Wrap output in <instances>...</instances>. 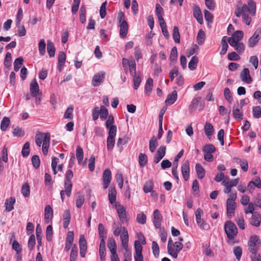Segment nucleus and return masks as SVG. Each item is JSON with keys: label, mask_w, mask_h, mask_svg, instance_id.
I'll return each instance as SVG.
<instances>
[{"label": "nucleus", "mask_w": 261, "mask_h": 261, "mask_svg": "<svg viewBox=\"0 0 261 261\" xmlns=\"http://www.w3.org/2000/svg\"><path fill=\"white\" fill-rule=\"evenodd\" d=\"M147 162V155L142 153H140L139 155V165L141 167H144Z\"/></svg>", "instance_id": "42"}, {"label": "nucleus", "mask_w": 261, "mask_h": 261, "mask_svg": "<svg viewBox=\"0 0 261 261\" xmlns=\"http://www.w3.org/2000/svg\"><path fill=\"white\" fill-rule=\"evenodd\" d=\"M152 252L155 257L157 258L159 256L160 248L158 243L155 241L152 242Z\"/></svg>", "instance_id": "49"}, {"label": "nucleus", "mask_w": 261, "mask_h": 261, "mask_svg": "<svg viewBox=\"0 0 261 261\" xmlns=\"http://www.w3.org/2000/svg\"><path fill=\"white\" fill-rule=\"evenodd\" d=\"M39 91V85L36 80H33L30 84V92L31 96L36 97Z\"/></svg>", "instance_id": "21"}, {"label": "nucleus", "mask_w": 261, "mask_h": 261, "mask_svg": "<svg viewBox=\"0 0 261 261\" xmlns=\"http://www.w3.org/2000/svg\"><path fill=\"white\" fill-rule=\"evenodd\" d=\"M32 163L35 168H38L40 164V161L39 156L37 155H33L32 158Z\"/></svg>", "instance_id": "62"}, {"label": "nucleus", "mask_w": 261, "mask_h": 261, "mask_svg": "<svg viewBox=\"0 0 261 261\" xmlns=\"http://www.w3.org/2000/svg\"><path fill=\"white\" fill-rule=\"evenodd\" d=\"M239 181V178H237L234 179L229 181L228 179L224 180L222 182V185L225 187L224 192L226 194H228L231 192V188L236 186Z\"/></svg>", "instance_id": "8"}, {"label": "nucleus", "mask_w": 261, "mask_h": 261, "mask_svg": "<svg viewBox=\"0 0 261 261\" xmlns=\"http://www.w3.org/2000/svg\"><path fill=\"white\" fill-rule=\"evenodd\" d=\"M10 120L8 117H5L1 123V129L2 131H6L9 126Z\"/></svg>", "instance_id": "38"}, {"label": "nucleus", "mask_w": 261, "mask_h": 261, "mask_svg": "<svg viewBox=\"0 0 261 261\" xmlns=\"http://www.w3.org/2000/svg\"><path fill=\"white\" fill-rule=\"evenodd\" d=\"M232 114L236 119H239L242 120L243 119L242 106L239 108V104L238 102L234 103L233 106Z\"/></svg>", "instance_id": "16"}, {"label": "nucleus", "mask_w": 261, "mask_h": 261, "mask_svg": "<svg viewBox=\"0 0 261 261\" xmlns=\"http://www.w3.org/2000/svg\"><path fill=\"white\" fill-rule=\"evenodd\" d=\"M107 246L109 249L111 254H115L116 253L117 246L115 241L114 238H110L108 240Z\"/></svg>", "instance_id": "24"}, {"label": "nucleus", "mask_w": 261, "mask_h": 261, "mask_svg": "<svg viewBox=\"0 0 261 261\" xmlns=\"http://www.w3.org/2000/svg\"><path fill=\"white\" fill-rule=\"evenodd\" d=\"M204 132L207 137H211L214 133V127L209 122H206L204 126Z\"/></svg>", "instance_id": "32"}, {"label": "nucleus", "mask_w": 261, "mask_h": 261, "mask_svg": "<svg viewBox=\"0 0 261 261\" xmlns=\"http://www.w3.org/2000/svg\"><path fill=\"white\" fill-rule=\"evenodd\" d=\"M256 4L254 0H248L247 4H244L242 7H239L235 11L237 17L241 16L243 12H248L251 16H255L256 14Z\"/></svg>", "instance_id": "1"}, {"label": "nucleus", "mask_w": 261, "mask_h": 261, "mask_svg": "<svg viewBox=\"0 0 261 261\" xmlns=\"http://www.w3.org/2000/svg\"><path fill=\"white\" fill-rule=\"evenodd\" d=\"M128 66L130 74L132 76L136 75V64L134 59L130 60V64Z\"/></svg>", "instance_id": "56"}, {"label": "nucleus", "mask_w": 261, "mask_h": 261, "mask_svg": "<svg viewBox=\"0 0 261 261\" xmlns=\"http://www.w3.org/2000/svg\"><path fill=\"white\" fill-rule=\"evenodd\" d=\"M152 87L153 80L151 77H149L147 79L145 86V93L147 95H149L151 92Z\"/></svg>", "instance_id": "36"}, {"label": "nucleus", "mask_w": 261, "mask_h": 261, "mask_svg": "<svg viewBox=\"0 0 261 261\" xmlns=\"http://www.w3.org/2000/svg\"><path fill=\"white\" fill-rule=\"evenodd\" d=\"M195 169L198 177L200 179H202L205 174L203 167L200 164L197 163L195 165Z\"/></svg>", "instance_id": "30"}, {"label": "nucleus", "mask_w": 261, "mask_h": 261, "mask_svg": "<svg viewBox=\"0 0 261 261\" xmlns=\"http://www.w3.org/2000/svg\"><path fill=\"white\" fill-rule=\"evenodd\" d=\"M73 106L70 105L66 110L64 117L66 119H72L73 118Z\"/></svg>", "instance_id": "46"}, {"label": "nucleus", "mask_w": 261, "mask_h": 261, "mask_svg": "<svg viewBox=\"0 0 261 261\" xmlns=\"http://www.w3.org/2000/svg\"><path fill=\"white\" fill-rule=\"evenodd\" d=\"M193 9V16L199 23L202 24L203 22V17L200 8L197 6H194Z\"/></svg>", "instance_id": "22"}, {"label": "nucleus", "mask_w": 261, "mask_h": 261, "mask_svg": "<svg viewBox=\"0 0 261 261\" xmlns=\"http://www.w3.org/2000/svg\"><path fill=\"white\" fill-rule=\"evenodd\" d=\"M260 243V240L257 236H251L248 243V249L250 252L251 253L257 252Z\"/></svg>", "instance_id": "3"}, {"label": "nucleus", "mask_w": 261, "mask_h": 261, "mask_svg": "<svg viewBox=\"0 0 261 261\" xmlns=\"http://www.w3.org/2000/svg\"><path fill=\"white\" fill-rule=\"evenodd\" d=\"M98 232L99 238L101 239V240H105V238H106V230L103 225L102 223H99L98 224Z\"/></svg>", "instance_id": "50"}, {"label": "nucleus", "mask_w": 261, "mask_h": 261, "mask_svg": "<svg viewBox=\"0 0 261 261\" xmlns=\"http://www.w3.org/2000/svg\"><path fill=\"white\" fill-rule=\"evenodd\" d=\"M253 115L256 118L261 117V107L256 106L253 108Z\"/></svg>", "instance_id": "64"}, {"label": "nucleus", "mask_w": 261, "mask_h": 261, "mask_svg": "<svg viewBox=\"0 0 261 261\" xmlns=\"http://www.w3.org/2000/svg\"><path fill=\"white\" fill-rule=\"evenodd\" d=\"M181 170L182 176L185 180H188L190 176V164L188 160L184 161L181 167Z\"/></svg>", "instance_id": "11"}, {"label": "nucleus", "mask_w": 261, "mask_h": 261, "mask_svg": "<svg viewBox=\"0 0 261 261\" xmlns=\"http://www.w3.org/2000/svg\"><path fill=\"white\" fill-rule=\"evenodd\" d=\"M77 256V247L74 244L72 247L70 255V261H76Z\"/></svg>", "instance_id": "40"}, {"label": "nucleus", "mask_w": 261, "mask_h": 261, "mask_svg": "<svg viewBox=\"0 0 261 261\" xmlns=\"http://www.w3.org/2000/svg\"><path fill=\"white\" fill-rule=\"evenodd\" d=\"M179 74L178 69L176 66H174L169 73V77L171 81H173L175 77H177Z\"/></svg>", "instance_id": "58"}, {"label": "nucleus", "mask_w": 261, "mask_h": 261, "mask_svg": "<svg viewBox=\"0 0 261 261\" xmlns=\"http://www.w3.org/2000/svg\"><path fill=\"white\" fill-rule=\"evenodd\" d=\"M30 152V143L29 142H27L23 145V148H22V149L21 151L22 155L23 157L26 158L29 155Z\"/></svg>", "instance_id": "47"}, {"label": "nucleus", "mask_w": 261, "mask_h": 261, "mask_svg": "<svg viewBox=\"0 0 261 261\" xmlns=\"http://www.w3.org/2000/svg\"><path fill=\"white\" fill-rule=\"evenodd\" d=\"M237 205L234 201L232 200H227L226 207H227V215L228 217L231 218L234 214V210L236 208Z\"/></svg>", "instance_id": "14"}, {"label": "nucleus", "mask_w": 261, "mask_h": 261, "mask_svg": "<svg viewBox=\"0 0 261 261\" xmlns=\"http://www.w3.org/2000/svg\"><path fill=\"white\" fill-rule=\"evenodd\" d=\"M41 140L42 141V144H50V134L49 133H41L40 135Z\"/></svg>", "instance_id": "51"}, {"label": "nucleus", "mask_w": 261, "mask_h": 261, "mask_svg": "<svg viewBox=\"0 0 261 261\" xmlns=\"http://www.w3.org/2000/svg\"><path fill=\"white\" fill-rule=\"evenodd\" d=\"M117 210L119 218L121 222L124 223L126 221V210L125 207L120 204H115L114 205Z\"/></svg>", "instance_id": "10"}, {"label": "nucleus", "mask_w": 261, "mask_h": 261, "mask_svg": "<svg viewBox=\"0 0 261 261\" xmlns=\"http://www.w3.org/2000/svg\"><path fill=\"white\" fill-rule=\"evenodd\" d=\"M112 179V173L110 169H106L103 173L102 180L103 182V188L107 189L111 182Z\"/></svg>", "instance_id": "12"}, {"label": "nucleus", "mask_w": 261, "mask_h": 261, "mask_svg": "<svg viewBox=\"0 0 261 261\" xmlns=\"http://www.w3.org/2000/svg\"><path fill=\"white\" fill-rule=\"evenodd\" d=\"M166 150V147L165 146H160L158 148L153 159V162L155 164H158L164 157Z\"/></svg>", "instance_id": "13"}, {"label": "nucleus", "mask_w": 261, "mask_h": 261, "mask_svg": "<svg viewBox=\"0 0 261 261\" xmlns=\"http://www.w3.org/2000/svg\"><path fill=\"white\" fill-rule=\"evenodd\" d=\"M120 239L122 247L126 251L128 248V234L127 229L125 227H122V233L120 236Z\"/></svg>", "instance_id": "15"}, {"label": "nucleus", "mask_w": 261, "mask_h": 261, "mask_svg": "<svg viewBox=\"0 0 261 261\" xmlns=\"http://www.w3.org/2000/svg\"><path fill=\"white\" fill-rule=\"evenodd\" d=\"M105 77V72L104 71H100L95 74L92 80V85L96 87L100 86L103 83Z\"/></svg>", "instance_id": "9"}, {"label": "nucleus", "mask_w": 261, "mask_h": 261, "mask_svg": "<svg viewBox=\"0 0 261 261\" xmlns=\"http://www.w3.org/2000/svg\"><path fill=\"white\" fill-rule=\"evenodd\" d=\"M21 193L24 197H28L30 194V187L28 184H24L21 188Z\"/></svg>", "instance_id": "48"}, {"label": "nucleus", "mask_w": 261, "mask_h": 261, "mask_svg": "<svg viewBox=\"0 0 261 261\" xmlns=\"http://www.w3.org/2000/svg\"><path fill=\"white\" fill-rule=\"evenodd\" d=\"M115 128H112L108 132V137L107 139V146L109 151H112L113 149L115 143V138L116 135V132H115Z\"/></svg>", "instance_id": "7"}, {"label": "nucleus", "mask_w": 261, "mask_h": 261, "mask_svg": "<svg viewBox=\"0 0 261 261\" xmlns=\"http://www.w3.org/2000/svg\"><path fill=\"white\" fill-rule=\"evenodd\" d=\"M244 36V33L242 31H237L233 33L232 35V37L235 40L239 42L241 41Z\"/></svg>", "instance_id": "53"}, {"label": "nucleus", "mask_w": 261, "mask_h": 261, "mask_svg": "<svg viewBox=\"0 0 261 261\" xmlns=\"http://www.w3.org/2000/svg\"><path fill=\"white\" fill-rule=\"evenodd\" d=\"M114 123V118L112 115H110V116H109L108 119L106 121V126L107 128L109 129V131H110V129L111 128H115V132H117V127L116 126L113 125Z\"/></svg>", "instance_id": "29"}, {"label": "nucleus", "mask_w": 261, "mask_h": 261, "mask_svg": "<svg viewBox=\"0 0 261 261\" xmlns=\"http://www.w3.org/2000/svg\"><path fill=\"white\" fill-rule=\"evenodd\" d=\"M36 238L38 241V246L41 245L42 228L40 224H38L36 229Z\"/></svg>", "instance_id": "45"}, {"label": "nucleus", "mask_w": 261, "mask_h": 261, "mask_svg": "<svg viewBox=\"0 0 261 261\" xmlns=\"http://www.w3.org/2000/svg\"><path fill=\"white\" fill-rule=\"evenodd\" d=\"M177 94L176 91H173L171 94H169L166 99L165 102L167 105L173 104L177 99Z\"/></svg>", "instance_id": "28"}, {"label": "nucleus", "mask_w": 261, "mask_h": 261, "mask_svg": "<svg viewBox=\"0 0 261 261\" xmlns=\"http://www.w3.org/2000/svg\"><path fill=\"white\" fill-rule=\"evenodd\" d=\"M172 36L174 41L177 43H179L180 42V37L178 28L176 26H174L173 28Z\"/></svg>", "instance_id": "41"}, {"label": "nucleus", "mask_w": 261, "mask_h": 261, "mask_svg": "<svg viewBox=\"0 0 261 261\" xmlns=\"http://www.w3.org/2000/svg\"><path fill=\"white\" fill-rule=\"evenodd\" d=\"M153 187V183L152 180H148L145 183L143 187V191L145 193L151 192Z\"/></svg>", "instance_id": "39"}, {"label": "nucleus", "mask_w": 261, "mask_h": 261, "mask_svg": "<svg viewBox=\"0 0 261 261\" xmlns=\"http://www.w3.org/2000/svg\"><path fill=\"white\" fill-rule=\"evenodd\" d=\"M99 255L101 261H104L106 256V243L105 240H100L99 249Z\"/></svg>", "instance_id": "23"}, {"label": "nucleus", "mask_w": 261, "mask_h": 261, "mask_svg": "<svg viewBox=\"0 0 261 261\" xmlns=\"http://www.w3.org/2000/svg\"><path fill=\"white\" fill-rule=\"evenodd\" d=\"M225 232L228 238L227 243L233 245V240L238 234V229L235 224L231 221H227L224 225Z\"/></svg>", "instance_id": "2"}, {"label": "nucleus", "mask_w": 261, "mask_h": 261, "mask_svg": "<svg viewBox=\"0 0 261 261\" xmlns=\"http://www.w3.org/2000/svg\"><path fill=\"white\" fill-rule=\"evenodd\" d=\"M201 99V97H198L195 98H194L192 102L191 105H190L189 108L191 110H195L197 108V106L199 105V101Z\"/></svg>", "instance_id": "59"}, {"label": "nucleus", "mask_w": 261, "mask_h": 261, "mask_svg": "<svg viewBox=\"0 0 261 261\" xmlns=\"http://www.w3.org/2000/svg\"><path fill=\"white\" fill-rule=\"evenodd\" d=\"M76 157L78 161V163L80 164L84 157V152L83 149L79 146H78L76 149Z\"/></svg>", "instance_id": "37"}, {"label": "nucleus", "mask_w": 261, "mask_h": 261, "mask_svg": "<svg viewBox=\"0 0 261 261\" xmlns=\"http://www.w3.org/2000/svg\"><path fill=\"white\" fill-rule=\"evenodd\" d=\"M215 147L213 144L206 145L203 148L204 153H212L215 151Z\"/></svg>", "instance_id": "63"}, {"label": "nucleus", "mask_w": 261, "mask_h": 261, "mask_svg": "<svg viewBox=\"0 0 261 261\" xmlns=\"http://www.w3.org/2000/svg\"><path fill=\"white\" fill-rule=\"evenodd\" d=\"M85 201L84 196L80 194H77V196L76 199V206L77 208H81L83 205Z\"/></svg>", "instance_id": "55"}, {"label": "nucleus", "mask_w": 261, "mask_h": 261, "mask_svg": "<svg viewBox=\"0 0 261 261\" xmlns=\"http://www.w3.org/2000/svg\"><path fill=\"white\" fill-rule=\"evenodd\" d=\"M116 191L114 188L110 187L109 191V200L111 204H113L116 200Z\"/></svg>", "instance_id": "25"}, {"label": "nucleus", "mask_w": 261, "mask_h": 261, "mask_svg": "<svg viewBox=\"0 0 261 261\" xmlns=\"http://www.w3.org/2000/svg\"><path fill=\"white\" fill-rule=\"evenodd\" d=\"M205 38V34L204 32L200 29L198 33L197 36V41L199 45H202L204 43Z\"/></svg>", "instance_id": "35"}, {"label": "nucleus", "mask_w": 261, "mask_h": 261, "mask_svg": "<svg viewBox=\"0 0 261 261\" xmlns=\"http://www.w3.org/2000/svg\"><path fill=\"white\" fill-rule=\"evenodd\" d=\"M183 245L179 242H175L168 250V253L174 258L177 257L178 253L182 249Z\"/></svg>", "instance_id": "6"}, {"label": "nucleus", "mask_w": 261, "mask_h": 261, "mask_svg": "<svg viewBox=\"0 0 261 261\" xmlns=\"http://www.w3.org/2000/svg\"><path fill=\"white\" fill-rule=\"evenodd\" d=\"M241 80L247 84H250L252 82V79L250 75L249 70L248 68H244L240 73Z\"/></svg>", "instance_id": "19"}, {"label": "nucleus", "mask_w": 261, "mask_h": 261, "mask_svg": "<svg viewBox=\"0 0 261 261\" xmlns=\"http://www.w3.org/2000/svg\"><path fill=\"white\" fill-rule=\"evenodd\" d=\"M222 48L220 52V54L223 55L226 54L227 48L228 47V44L227 43V37L224 36L222 38L221 40Z\"/></svg>", "instance_id": "33"}, {"label": "nucleus", "mask_w": 261, "mask_h": 261, "mask_svg": "<svg viewBox=\"0 0 261 261\" xmlns=\"http://www.w3.org/2000/svg\"><path fill=\"white\" fill-rule=\"evenodd\" d=\"M53 217V211L51 206L47 205L45 207L44 210V221L45 223L48 224L52 219Z\"/></svg>", "instance_id": "20"}, {"label": "nucleus", "mask_w": 261, "mask_h": 261, "mask_svg": "<svg viewBox=\"0 0 261 261\" xmlns=\"http://www.w3.org/2000/svg\"><path fill=\"white\" fill-rule=\"evenodd\" d=\"M47 50L50 57H54L55 55V47L50 40H47Z\"/></svg>", "instance_id": "31"}, {"label": "nucleus", "mask_w": 261, "mask_h": 261, "mask_svg": "<svg viewBox=\"0 0 261 261\" xmlns=\"http://www.w3.org/2000/svg\"><path fill=\"white\" fill-rule=\"evenodd\" d=\"M198 62V58L196 56H193L192 57L191 60L189 63L188 67L191 70L195 69L197 67V64Z\"/></svg>", "instance_id": "34"}, {"label": "nucleus", "mask_w": 261, "mask_h": 261, "mask_svg": "<svg viewBox=\"0 0 261 261\" xmlns=\"http://www.w3.org/2000/svg\"><path fill=\"white\" fill-rule=\"evenodd\" d=\"M23 61V59L21 57H20L15 60L14 62V69L16 72L19 70L22 64Z\"/></svg>", "instance_id": "43"}, {"label": "nucleus", "mask_w": 261, "mask_h": 261, "mask_svg": "<svg viewBox=\"0 0 261 261\" xmlns=\"http://www.w3.org/2000/svg\"><path fill=\"white\" fill-rule=\"evenodd\" d=\"M158 146V142L156 138L153 137L149 141V150L151 152H153Z\"/></svg>", "instance_id": "52"}, {"label": "nucleus", "mask_w": 261, "mask_h": 261, "mask_svg": "<svg viewBox=\"0 0 261 261\" xmlns=\"http://www.w3.org/2000/svg\"><path fill=\"white\" fill-rule=\"evenodd\" d=\"M133 76L134 77V79H133L134 88L135 90H137V89H138V88H139V87L140 85V83L141 82V78L140 75H133Z\"/></svg>", "instance_id": "61"}, {"label": "nucleus", "mask_w": 261, "mask_h": 261, "mask_svg": "<svg viewBox=\"0 0 261 261\" xmlns=\"http://www.w3.org/2000/svg\"><path fill=\"white\" fill-rule=\"evenodd\" d=\"M162 220V216L159 211L158 210H154L153 212V224L156 229L160 228Z\"/></svg>", "instance_id": "18"}, {"label": "nucleus", "mask_w": 261, "mask_h": 261, "mask_svg": "<svg viewBox=\"0 0 261 261\" xmlns=\"http://www.w3.org/2000/svg\"><path fill=\"white\" fill-rule=\"evenodd\" d=\"M241 16L242 17L243 21L247 25H249L251 21V18L246 12H243L241 14Z\"/></svg>", "instance_id": "57"}, {"label": "nucleus", "mask_w": 261, "mask_h": 261, "mask_svg": "<svg viewBox=\"0 0 261 261\" xmlns=\"http://www.w3.org/2000/svg\"><path fill=\"white\" fill-rule=\"evenodd\" d=\"M63 217L64 220L63 226L65 228H67L69 226L71 219V215L69 210H66L64 211Z\"/></svg>", "instance_id": "26"}, {"label": "nucleus", "mask_w": 261, "mask_h": 261, "mask_svg": "<svg viewBox=\"0 0 261 261\" xmlns=\"http://www.w3.org/2000/svg\"><path fill=\"white\" fill-rule=\"evenodd\" d=\"M86 8L85 6H81L80 10V20L82 23H84L86 21Z\"/></svg>", "instance_id": "54"}, {"label": "nucleus", "mask_w": 261, "mask_h": 261, "mask_svg": "<svg viewBox=\"0 0 261 261\" xmlns=\"http://www.w3.org/2000/svg\"><path fill=\"white\" fill-rule=\"evenodd\" d=\"M109 115L108 110L103 106H101L100 108V118L101 120H105L108 117Z\"/></svg>", "instance_id": "44"}, {"label": "nucleus", "mask_w": 261, "mask_h": 261, "mask_svg": "<svg viewBox=\"0 0 261 261\" xmlns=\"http://www.w3.org/2000/svg\"><path fill=\"white\" fill-rule=\"evenodd\" d=\"M15 202V198L11 197L7 199L5 202L6 211L10 212L14 208V204Z\"/></svg>", "instance_id": "27"}, {"label": "nucleus", "mask_w": 261, "mask_h": 261, "mask_svg": "<svg viewBox=\"0 0 261 261\" xmlns=\"http://www.w3.org/2000/svg\"><path fill=\"white\" fill-rule=\"evenodd\" d=\"M118 27L120 28V37L123 39L126 38L128 30V25L126 21H123L121 23L118 24Z\"/></svg>", "instance_id": "17"}, {"label": "nucleus", "mask_w": 261, "mask_h": 261, "mask_svg": "<svg viewBox=\"0 0 261 261\" xmlns=\"http://www.w3.org/2000/svg\"><path fill=\"white\" fill-rule=\"evenodd\" d=\"M73 176L71 170H68L66 173V177L64 181V189H65L66 194L67 197H70L71 194L72 185L71 181Z\"/></svg>", "instance_id": "4"}, {"label": "nucleus", "mask_w": 261, "mask_h": 261, "mask_svg": "<svg viewBox=\"0 0 261 261\" xmlns=\"http://www.w3.org/2000/svg\"><path fill=\"white\" fill-rule=\"evenodd\" d=\"M46 44L44 39H41L39 42V51L41 55L43 56L45 53Z\"/></svg>", "instance_id": "60"}, {"label": "nucleus", "mask_w": 261, "mask_h": 261, "mask_svg": "<svg viewBox=\"0 0 261 261\" xmlns=\"http://www.w3.org/2000/svg\"><path fill=\"white\" fill-rule=\"evenodd\" d=\"M261 39V27L258 28L254 34L248 40V46L252 48L257 45L259 40Z\"/></svg>", "instance_id": "5"}]
</instances>
